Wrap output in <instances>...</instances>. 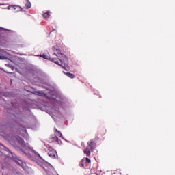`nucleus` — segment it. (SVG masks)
<instances>
[{
  "instance_id": "obj_7",
  "label": "nucleus",
  "mask_w": 175,
  "mask_h": 175,
  "mask_svg": "<svg viewBox=\"0 0 175 175\" xmlns=\"http://www.w3.org/2000/svg\"><path fill=\"white\" fill-rule=\"evenodd\" d=\"M8 9L10 10L12 9V10H15V12H21V7L19 5H9L8 7Z\"/></svg>"
},
{
  "instance_id": "obj_14",
  "label": "nucleus",
  "mask_w": 175,
  "mask_h": 175,
  "mask_svg": "<svg viewBox=\"0 0 175 175\" xmlns=\"http://www.w3.org/2000/svg\"><path fill=\"white\" fill-rule=\"evenodd\" d=\"M66 76H68V77H70V79H75V75L72 74L70 72H66Z\"/></svg>"
},
{
  "instance_id": "obj_18",
  "label": "nucleus",
  "mask_w": 175,
  "mask_h": 175,
  "mask_svg": "<svg viewBox=\"0 0 175 175\" xmlns=\"http://www.w3.org/2000/svg\"><path fill=\"white\" fill-rule=\"evenodd\" d=\"M2 147H3V148H4L5 151H7V152H10V150H9V149H8V148H5V146H2Z\"/></svg>"
},
{
  "instance_id": "obj_21",
  "label": "nucleus",
  "mask_w": 175,
  "mask_h": 175,
  "mask_svg": "<svg viewBox=\"0 0 175 175\" xmlns=\"http://www.w3.org/2000/svg\"><path fill=\"white\" fill-rule=\"evenodd\" d=\"M0 146H2V145L0 144Z\"/></svg>"
},
{
  "instance_id": "obj_13",
  "label": "nucleus",
  "mask_w": 175,
  "mask_h": 175,
  "mask_svg": "<svg viewBox=\"0 0 175 175\" xmlns=\"http://www.w3.org/2000/svg\"><path fill=\"white\" fill-rule=\"evenodd\" d=\"M44 18H49L50 17V12H46L43 14Z\"/></svg>"
},
{
  "instance_id": "obj_4",
  "label": "nucleus",
  "mask_w": 175,
  "mask_h": 175,
  "mask_svg": "<svg viewBox=\"0 0 175 175\" xmlns=\"http://www.w3.org/2000/svg\"><path fill=\"white\" fill-rule=\"evenodd\" d=\"M49 152L48 155L51 158H56L57 157V151L53 149V148H49Z\"/></svg>"
},
{
  "instance_id": "obj_12",
  "label": "nucleus",
  "mask_w": 175,
  "mask_h": 175,
  "mask_svg": "<svg viewBox=\"0 0 175 175\" xmlns=\"http://www.w3.org/2000/svg\"><path fill=\"white\" fill-rule=\"evenodd\" d=\"M54 130L57 136H59V137H62V133H61V131H58L57 129H54Z\"/></svg>"
},
{
  "instance_id": "obj_3",
  "label": "nucleus",
  "mask_w": 175,
  "mask_h": 175,
  "mask_svg": "<svg viewBox=\"0 0 175 175\" xmlns=\"http://www.w3.org/2000/svg\"><path fill=\"white\" fill-rule=\"evenodd\" d=\"M91 166V159L88 157L83 158L81 161V167H84V169H88Z\"/></svg>"
},
{
  "instance_id": "obj_15",
  "label": "nucleus",
  "mask_w": 175,
  "mask_h": 175,
  "mask_svg": "<svg viewBox=\"0 0 175 175\" xmlns=\"http://www.w3.org/2000/svg\"><path fill=\"white\" fill-rule=\"evenodd\" d=\"M25 6H26L27 9H29L31 8V3H27L25 4Z\"/></svg>"
},
{
  "instance_id": "obj_5",
  "label": "nucleus",
  "mask_w": 175,
  "mask_h": 175,
  "mask_svg": "<svg viewBox=\"0 0 175 175\" xmlns=\"http://www.w3.org/2000/svg\"><path fill=\"white\" fill-rule=\"evenodd\" d=\"M16 143H18L19 146L22 147L23 148H25L27 147V144H25V142H24V139L18 137V138H16Z\"/></svg>"
},
{
  "instance_id": "obj_10",
  "label": "nucleus",
  "mask_w": 175,
  "mask_h": 175,
  "mask_svg": "<svg viewBox=\"0 0 175 175\" xmlns=\"http://www.w3.org/2000/svg\"><path fill=\"white\" fill-rule=\"evenodd\" d=\"M15 163L18 165L19 166H21L22 169H23V170H25V163L23 162V161H15Z\"/></svg>"
},
{
  "instance_id": "obj_11",
  "label": "nucleus",
  "mask_w": 175,
  "mask_h": 175,
  "mask_svg": "<svg viewBox=\"0 0 175 175\" xmlns=\"http://www.w3.org/2000/svg\"><path fill=\"white\" fill-rule=\"evenodd\" d=\"M51 142H57V143H58V142H59L58 137H57L55 135L51 136Z\"/></svg>"
},
{
  "instance_id": "obj_1",
  "label": "nucleus",
  "mask_w": 175,
  "mask_h": 175,
  "mask_svg": "<svg viewBox=\"0 0 175 175\" xmlns=\"http://www.w3.org/2000/svg\"><path fill=\"white\" fill-rule=\"evenodd\" d=\"M53 51L54 52V55L57 57V58H64L66 61H68V57L61 53V49L58 45H55L52 48Z\"/></svg>"
},
{
  "instance_id": "obj_20",
  "label": "nucleus",
  "mask_w": 175,
  "mask_h": 175,
  "mask_svg": "<svg viewBox=\"0 0 175 175\" xmlns=\"http://www.w3.org/2000/svg\"><path fill=\"white\" fill-rule=\"evenodd\" d=\"M2 95V92H0V96Z\"/></svg>"
},
{
  "instance_id": "obj_17",
  "label": "nucleus",
  "mask_w": 175,
  "mask_h": 175,
  "mask_svg": "<svg viewBox=\"0 0 175 175\" xmlns=\"http://www.w3.org/2000/svg\"><path fill=\"white\" fill-rule=\"evenodd\" d=\"M36 94H38V95H40V96H41V95L43 94V92H36Z\"/></svg>"
},
{
  "instance_id": "obj_6",
  "label": "nucleus",
  "mask_w": 175,
  "mask_h": 175,
  "mask_svg": "<svg viewBox=\"0 0 175 175\" xmlns=\"http://www.w3.org/2000/svg\"><path fill=\"white\" fill-rule=\"evenodd\" d=\"M96 147V140L92 139L88 142V148L94 150Z\"/></svg>"
},
{
  "instance_id": "obj_19",
  "label": "nucleus",
  "mask_w": 175,
  "mask_h": 175,
  "mask_svg": "<svg viewBox=\"0 0 175 175\" xmlns=\"http://www.w3.org/2000/svg\"><path fill=\"white\" fill-rule=\"evenodd\" d=\"M66 66H67V64H66V66H65V68H64V69H66Z\"/></svg>"
},
{
  "instance_id": "obj_8",
  "label": "nucleus",
  "mask_w": 175,
  "mask_h": 175,
  "mask_svg": "<svg viewBox=\"0 0 175 175\" xmlns=\"http://www.w3.org/2000/svg\"><path fill=\"white\" fill-rule=\"evenodd\" d=\"M93 150L88 148V146H87L84 150L83 152L85 155H87V157H90V155H91V151H92Z\"/></svg>"
},
{
  "instance_id": "obj_16",
  "label": "nucleus",
  "mask_w": 175,
  "mask_h": 175,
  "mask_svg": "<svg viewBox=\"0 0 175 175\" xmlns=\"http://www.w3.org/2000/svg\"><path fill=\"white\" fill-rule=\"evenodd\" d=\"M0 59L1 60L8 59V57H6V56L0 55Z\"/></svg>"
},
{
  "instance_id": "obj_9",
  "label": "nucleus",
  "mask_w": 175,
  "mask_h": 175,
  "mask_svg": "<svg viewBox=\"0 0 175 175\" xmlns=\"http://www.w3.org/2000/svg\"><path fill=\"white\" fill-rule=\"evenodd\" d=\"M40 57H41L42 58H44V59H51V57H50V56L49 55V53H47V52H45V53L41 54V55H40Z\"/></svg>"
},
{
  "instance_id": "obj_2",
  "label": "nucleus",
  "mask_w": 175,
  "mask_h": 175,
  "mask_svg": "<svg viewBox=\"0 0 175 175\" xmlns=\"http://www.w3.org/2000/svg\"><path fill=\"white\" fill-rule=\"evenodd\" d=\"M50 60L52 61V62H54V64H56V65H59L63 67L64 69H65V67L66 66V63L65 62H68V61L64 59V57L51 58Z\"/></svg>"
}]
</instances>
